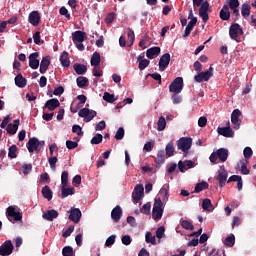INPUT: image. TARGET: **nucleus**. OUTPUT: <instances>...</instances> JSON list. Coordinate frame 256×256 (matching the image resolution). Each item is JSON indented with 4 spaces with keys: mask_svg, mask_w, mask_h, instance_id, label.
Returning <instances> with one entry per match:
<instances>
[{
    "mask_svg": "<svg viewBox=\"0 0 256 256\" xmlns=\"http://www.w3.org/2000/svg\"><path fill=\"white\" fill-rule=\"evenodd\" d=\"M167 126V120L165 119L164 116H160L158 119V131H163L166 129Z\"/></svg>",
    "mask_w": 256,
    "mask_h": 256,
    "instance_id": "obj_45",
    "label": "nucleus"
},
{
    "mask_svg": "<svg viewBox=\"0 0 256 256\" xmlns=\"http://www.w3.org/2000/svg\"><path fill=\"white\" fill-rule=\"evenodd\" d=\"M62 256H75L74 248L72 246H64L62 248Z\"/></svg>",
    "mask_w": 256,
    "mask_h": 256,
    "instance_id": "obj_41",
    "label": "nucleus"
},
{
    "mask_svg": "<svg viewBox=\"0 0 256 256\" xmlns=\"http://www.w3.org/2000/svg\"><path fill=\"white\" fill-rule=\"evenodd\" d=\"M61 191H62V193H61V198L62 199L67 198L69 195H74L75 194V188L74 187H70V188L62 187Z\"/></svg>",
    "mask_w": 256,
    "mask_h": 256,
    "instance_id": "obj_34",
    "label": "nucleus"
},
{
    "mask_svg": "<svg viewBox=\"0 0 256 256\" xmlns=\"http://www.w3.org/2000/svg\"><path fill=\"white\" fill-rule=\"evenodd\" d=\"M182 228L186 229L187 231H194V225L190 223L188 220L181 221Z\"/></svg>",
    "mask_w": 256,
    "mask_h": 256,
    "instance_id": "obj_46",
    "label": "nucleus"
},
{
    "mask_svg": "<svg viewBox=\"0 0 256 256\" xmlns=\"http://www.w3.org/2000/svg\"><path fill=\"white\" fill-rule=\"evenodd\" d=\"M124 135H125V130L123 127H119L118 130L116 131L115 133V139L117 141H121V139L124 138Z\"/></svg>",
    "mask_w": 256,
    "mask_h": 256,
    "instance_id": "obj_49",
    "label": "nucleus"
},
{
    "mask_svg": "<svg viewBox=\"0 0 256 256\" xmlns=\"http://www.w3.org/2000/svg\"><path fill=\"white\" fill-rule=\"evenodd\" d=\"M247 163H248V160H240V173L242 175H249L250 174V170L249 168L247 167Z\"/></svg>",
    "mask_w": 256,
    "mask_h": 256,
    "instance_id": "obj_37",
    "label": "nucleus"
},
{
    "mask_svg": "<svg viewBox=\"0 0 256 256\" xmlns=\"http://www.w3.org/2000/svg\"><path fill=\"white\" fill-rule=\"evenodd\" d=\"M219 17L223 21H228L230 19L231 12L229 10V5L227 4V2H226L225 5L222 6V8H221V10L219 12Z\"/></svg>",
    "mask_w": 256,
    "mask_h": 256,
    "instance_id": "obj_21",
    "label": "nucleus"
},
{
    "mask_svg": "<svg viewBox=\"0 0 256 256\" xmlns=\"http://www.w3.org/2000/svg\"><path fill=\"white\" fill-rule=\"evenodd\" d=\"M90 64L92 67H100L101 64V55L99 52H94L91 57Z\"/></svg>",
    "mask_w": 256,
    "mask_h": 256,
    "instance_id": "obj_31",
    "label": "nucleus"
},
{
    "mask_svg": "<svg viewBox=\"0 0 256 256\" xmlns=\"http://www.w3.org/2000/svg\"><path fill=\"white\" fill-rule=\"evenodd\" d=\"M192 143V138L182 137L179 140H177L178 150H181L183 153H188V151L191 149Z\"/></svg>",
    "mask_w": 256,
    "mask_h": 256,
    "instance_id": "obj_6",
    "label": "nucleus"
},
{
    "mask_svg": "<svg viewBox=\"0 0 256 256\" xmlns=\"http://www.w3.org/2000/svg\"><path fill=\"white\" fill-rule=\"evenodd\" d=\"M242 115V112L239 109H234L232 111V115H231V121L232 124L234 126L235 130H239L242 120L240 119V116Z\"/></svg>",
    "mask_w": 256,
    "mask_h": 256,
    "instance_id": "obj_11",
    "label": "nucleus"
},
{
    "mask_svg": "<svg viewBox=\"0 0 256 256\" xmlns=\"http://www.w3.org/2000/svg\"><path fill=\"white\" fill-rule=\"evenodd\" d=\"M210 208L213 209L212 201L210 199H204L202 201V209L203 210H209Z\"/></svg>",
    "mask_w": 256,
    "mask_h": 256,
    "instance_id": "obj_53",
    "label": "nucleus"
},
{
    "mask_svg": "<svg viewBox=\"0 0 256 256\" xmlns=\"http://www.w3.org/2000/svg\"><path fill=\"white\" fill-rule=\"evenodd\" d=\"M116 241V235L112 234L110 237L106 239L105 245L106 247H111V245H114Z\"/></svg>",
    "mask_w": 256,
    "mask_h": 256,
    "instance_id": "obj_59",
    "label": "nucleus"
},
{
    "mask_svg": "<svg viewBox=\"0 0 256 256\" xmlns=\"http://www.w3.org/2000/svg\"><path fill=\"white\" fill-rule=\"evenodd\" d=\"M70 214L68 216V219L74 222L75 224L79 223L82 218V212L81 209L79 208H71L70 209Z\"/></svg>",
    "mask_w": 256,
    "mask_h": 256,
    "instance_id": "obj_13",
    "label": "nucleus"
},
{
    "mask_svg": "<svg viewBox=\"0 0 256 256\" xmlns=\"http://www.w3.org/2000/svg\"><path fill=\"white\" fill-rule=\"evenodd\" d=\"M13 242L11 240H6L1 246H0V255L1 256H10L11 253H13Z\"/></svg>",
    "mask_w": 256,
    "mask_h": 256,
    "instance_id": "obj_9",
    "label": "nucleus"
},
{
    "mask_svg": "<svg viewBox=\"0 0 256 256\" xmlns=\"http://www.w3.org/2000/svg\"><path fill=\"white\" fill-rule=\"evenodd\" d=\"M163 216V201L158 198L154 200V205L152 209V218L154 220H160Z\"/></svg>",
    "mask_w": 256,
    "mask_h": 256,
    "instance_id": "obj_4",
    "label": "nucleus"
},
{
    "mask_svg": "<svg viewBox=\"0 0 256 256\" xmlns=\"http://www.w3.org/2000/svg\"><path fill=\"white\" fill-rule=\"evenodd\" d=\"M207 188H209V184L207 182H200L197 183L195 188H194V192L196 194H198L199 192L203 191V190H207Z\"/></svg>",
    "mask_w": 256,
    "mask_h": 256,
    "instance_id": "obj_39",
    "label": "nucleus"
},
{
    "mask_svg": "<svg viewBox=\"0 0 256 256\" xmlns=\"http://www.w3.org/2000/svg\"><path fill=\"white\" fill-rule=\"evenodd\" d=\"M72 133H76L77 135H83L82 127L79 124H74L72 126Z\"/></svg>",
    "mask_w": 256,
    "mask_h": 256,
    "instance_id": "obj_57",
    "label": "nucleus"
},
{
    "mask_svg": "<svg viewBox=\"0 0 256 256\" xmlns=\"http://www.w3.org/2000/svg\"><path fill=\"white\" fill-rule=\"evenodd\" d=\"M50 64H51V57L50 56L43 57L41 60L40 69H39L40 73L45 74L49 69Z\"/></svg>",
    "mask_w": 256,
    "mask_h": 256,
    "instance_id": "obj_23",
    "label": "nucleus"
},
{
    "mask_svg": "<svg viewBox=\"0 0 256 256\" xmlns=\"http://www.w3.org/2000/svg\"><path fill=\"white\" fill-rule=\"evenodd\" d=\"M226 3L228 4V9L233 11L235 8L240 7V1L239 0H226Z\"/></svg>",
    "mask_w": 256,
    "mask_h": 256,
    "instance_id": "obj_43",
    "label": "nucleus"
},
{
    "mask_svg": "<svg viewBox=\"0 0 256 256\" xmlns=\"http://www.w3.org/2000/svg\"><path fill=\"white\" fill-rule=\"evenodd\" d=\"M59 212L56 209H50L49 211L43 213V219L48 222H53L54 219L58 218Z\"/></svg>",
    "mask_w": 256,
    "mask_h": 256,
    "instance_id": "obj_25",
    "label": "nucleus"
},
{
    "mask_svg": "<svg viewBox=\"0 0 256 256\" xmlns=\"http://www.w3.org/2000/svg\"><path fill=\"white\" fill-rule=\"evenodd\" d=\"M144 191H145V188L142 184L136 185L132 193L133 203L135 204L139 203V200H141L144 196Z\"/></svg>",
    "mask_w": 256,
    "mask_h": 256,
    "instance_id": "obj_10",
    "label": "nucleus"
},
{
    "mask_svg": "<svg viewBox=\"0 0 256 256\" xmlns=\"http://www.w3.org/2000/svg\"><path fill=\"white\" fill-rule=\"evenodd\" d=\"M50 168L52 170H56V163L58 162V158L57 156H50V158L48 159Z\"/></svg>",
    "mask_w": 256,
    "mask_h": 256,
    "instance_id": "obj_55",
    "label": "nucleus"
},
{
    "mask_svg": "<svg viewBox=\"0 0 256 256\" xmlns=\"http://www.w3.org/2000/svg\"><path fill=\"white\" fill-rule=\"evenodd\" d=\"M146 243H151L152 245L157 244V240L155 236H152L151 232L146 233Z\"/></svg>",
    "mask_w": 256,
    "mask_h": 256,
    "instance_id": "obj_50",
    "label": "nucleus"
},
{
    "mask_svg": "<svg viewBox=\"0 0 256 256\" xmlns=\"http://www.w3.org/2000/svg\"><path fill=\"white\" fill-rule=\"evenodd\" d=\"M66 147L68 150H74L77 149L78 143L73 142V140H66Z\"/></svg>",
    "mask_w": 256,
    "mask_h": 256,
    "instance_id": "obj_58",
    "label": "nucleus"
},
{
    "mask_svg": "<svg viewBox=\"0 0 256 256\" xmlns=\"http://www.w3.org/2000/svg\"><path fill=\"white\" fill-rule=\"evenodd\" d=\"M166 155L164 154V151H159L157 157L155 158L156 167L157 169H160L161 165L165 162Z\"/></svg>",
    "mask_w": 256,
    "mask_h": 256,
    "instance_id": "obj_33",
    "label": "nucleus"
},
{
    "mask_svg": "<svg viewBox=\"0 0 256 256\" xmlns=\"http://www.w3.org/2000/svg\"><path fill=\"white\" fill-rule=\"evenodd\" d=\"M171 61V56L169 53H165L163 54V56H161L160 60H159V70L161 72H163L164 70H166L169 67V63Z\"/></svg>",
    "mask_w": 256,
    "mask_h": 256,
    "instance_id": "obj_16",
    "label": "nucleus"
},
{
    "mask_svg": "<svg viewBox=\"0 0 256 256\" xmlns=\"http://www.w3.org/2000/svg\"><path fill=\"white\" fill-rule=\"evenodd\" d=\"M6 215L9 220L10 218H13L15 222H19L20 220H22V213L16 212V208L13 207V205H10L7 208Z\"/></svg>",
    "mask_w": 256,
    "mask_h": 256,
    "instance_id": "obj_12",
    "label": "nucleus"
},
{
    "mask_svg": "<svg viewBox=\"0 0 256 256\" xmlns=\"http://www.w3.org/2000/svg\"><path fill=\"white\" fill-rule=\"evenodd\" d=\"M103 100L108 102L109 104H114V102L117 101V99L115 98V95L108 93V91H106L103 94Z\"/></svg>",
    "mask_w": 256,
    "mask_h": 256,
    "instance_id": "obj_40",
    "label": "nucleus"
},
{
    "mask_svg": "<svg viewBox=\"0 0 256 256\" xmlns=\"http://www.w3.org/2000/svg\"><path fill=\"white\" fill-rule=\"evenodd\" d=\"M172 101H173V104H175V105L181 104V102H182V97H181V95H179V93H173V95H172Z\"/></svg>",
    "mask_w": 256,
    "mask_h": 256,
    "instance_id": "obj_60",
    "label": "nucleus"
},
{
    "mask_svg": "<svg viewBox=\"0 0 256 256\" xmlns=\"http://www.w3.org/2000/svg\"><path fill=\"white\" fill-rule=\"evenodd\" d=\"M39 53L34 52L29 54V67L36 70L40 67V60H38Z\"/></svg>",
    "mask_w": 256,
    "mask_h": 256,
    "instance_id": "obj_18",
    "label": "nucleus"
},
{
    "mask_svg": "<svg viewBox=\"0 0 256 256\" xmlns=\"http://www.w3.org/2000/svg\"><path fill=\"white\" fill-rule=\"evenodd\" d=\"M142 210L144 211L143 213L146 214V215L151 214V203L148 202V203L144 204L142 206Z\"/></svg>",
    "mask_w": 256,
    "mask_h": 256,
    "instance_id": "obj_64",
    "label": "nucleus"
},
{
    "mask_svg": "<svg viewBox=\"0 0 256 256\" xmlns=\"http://www.w3.org/2000/svg\"><path fill=\"white\" fill-rule=\"evenodd\" d=\"M253 157V150L251 147H245L244 148V158L245 161H248V159Z\"/></svg>",
    "mask_w": 256,
    "mask_h": 256,
    "instance_id": "obj_52",
    "label": "nucleus"
},
{
    "mask_svg": "<svg viewBox=\"0 0 256 256\" xmlns=\"http://www.w3.org/2000/svg\"><path fill=\"white\" fill-rule=\"evenodd\" d=\"M217 133L219 135H222L225 138H233L234 137V131L232 130L230 126V122H228V126L226 127H218Z\"/></svg>",
    "mask_w": 256,
    "mask_h": 256,
    "instance_id": "obj_15",
    "label": "nucleus"
},
{
    "mask_svg": "<svg viewBox=\"0 0 256 256\" xmlns=\"http://www.w3.org/2000/svg\"><path fill=\"white\" fill-rule=\"evenodd\" d=\"M197 21H198L197 18H192V20H190L188 22V25L186 26L185 33L183 34V37H188L189 35H191L195 25H197Z\"/></svg>",
    "mask_w": 256,
    "mask_h": 256,
    "instance_id": "obj_27",
    "label": "nucleus"
},
{
    "mask_svg": "<svg viewBox=\"0 0 256 256\" xmlns=\"http://www.w3.org/2000/svg\"><path fill=\"white\" fill-rule=\"evenodd\" d=\"M19 125H20L19 119H15L14 123H9L8 126L6 127L8 134L15 135L19 129Z\"/></svg>",
    "mask_w": 256,
    "mask_h": 256,
    "instance_id": "obj_24",
    "label": "nucleus"
},
{
    "mask_svg": "<svg viewBox=\"0 0 256 256\" xmlns=\"http://www.w3.org/2000/svg\"><path fill=\"white\" fill-rule=\"evenodd\" d=\"M243 30L240 26V24H237V22H233L232 25L229 28V36L232 40L237 41V43H240V36L243 35Z\"/></svg>",
    "mask_w": 256,
    "mask_h": 256,
    "instance_id": "obj_3",
    "label": "nucleus"
},
{
    "mask_svg": "<svg viewBox=\"0 0 256 256\" xmlns=\"http://www.w3.org/2000/svg\"><path fill=\"white\" fill-rule=\"evenodd\" d=\"M103 141V135L102 134H96L93 136V138L90 140L91 145H99Z\"/></svg>",
    "mask_w": 256,
    "mask_h": 256,
    "instance_id": "obj_47",
    "label": "nucleus"
},
{
    "mask_svg": "<svg viewBox=\"0 0 256 256\" xmlns=\"http://www.w3.org/2000/svg\"><path fill=\"white\" fill-rule=\"evenodd\" d=\"M122 215H123V209L121 208L120 205H116V207L113 208L111 212L112 220L117 223L119 222V220H121Z\"/></svg>",
    "mask_w": 256,
    "mask_h": 256,
    "instance_id": "obj_20",
    "label": "nucleus"
},
{
    "mask_svg": "<svg viewBox=\"0 0 256 256\" xmlns=\"http://www.w3.org/2000/svg\"><path fill=\"white\" fill-rule=\"evenodd\" d=\"M41 194L44 196L45 199L48 201L53 199V191L49 186H45L41 189Z\"/></svg>",
    "mask_w": 256,
    "mask_h": 256,
    "instance_id": "obj_32",
    "label": "nucleus"
},
{
    "mask_svg": "<svg viewBox=\"0 0 256 256\" xmlns=\"http://www.w3.org/2000/svg\"><path fill=\"white\" fill-rule=\"evenodd\" d=\"M213 66H210L207 71H200L197 75H194V80L196 82H207L213 77Z\"/></svg>",
    "mask_w": 256,
    "mask_h": 256,
    "instance_id": "obj_7",
    "label": "nucleus"
},
{
    "mask_svg": "<svg viewBox=\"0 0 256 256\" xmlns=\"http://www.w3.org/2000/svg\"><path fill=\"white\" fill-rule=\"evenodd\" d=\"M150 65V60H147L146 58H143L140 62H139V70H145L146 68H148Z\"/></svg>",
    "mask_w": 256,
    "mask_h": 256,
    "instance_id": "obj_54",
    "label": "nucleus"
},
{
    "mask_svg": "<svg viewBox=\"0 0 256 256\" xmlns=\"http://www.w3.org/2000/svg\"><path fill=\"white\" fill-rule=\"evenodd\" d=\"M251 13V6L249 4H243L241 6V15L247 19V17L250 16Z\"/></svg>",
    "mask_w": 256,
    "mask_h": 256,
    "instance_id": "obj_38",
    "label": "nucleus"
},
{
    "mask_svg": "<svg viewBox=\"0 0 256 256\" xmlns=\"http://www.w3.org/2000/svg\"><path fill=\"white\" fill-rule=\"evenodd\" d=\"M105 127H106L105 120H100V122L95 125V130L96 131H102V130L105 129Z\"/></svg>",
    "mask_w": 256,
    "mask_h": 256,
    "instance_id": "obj_63",
    "label": "nucleus"
},
{
    "mask_svg": "<svg viewBox=\"0 0 256 256\" xmlns=\"http://www.w3.org/2000/svg\"><path fill=\"white\" fill-rule=\"evenodd\" d=\"M78 115L79 117L84 118L85 122H90L96 117L97 112L88 109V107H84V109L79 110Z\"/></svg>",
    "mask_w": 256,
    "mask_h": 256,
    "instance_id": "obj_8",
    "label": "nucleus"
},
{
    "mask_svg": "<svg viewBox=\"0 0 256 256\" xmlns=\"http://www.w3.org/2000/svg\"><path fill=\"white\" fill-rule=\"evenodd\" d=\"M73 69L75 70V73L78 75L87 73V66L84 64H74Z\"/></svg>",
    "mask_w": 256,
    "mask_h": 256,
    "instance_id": "obj_35",
    "label": "nucleus"
},
{
    "mask_svg": "<svg viewBox=\"0 0 256 256\" xmlns=\"http://www.w3.org/2000/svg\"><path fill=\"white\" fill-rule=\"evenodd\" d=\"M76 82L79 88H86L89 86V79L87 77H78Z\"/></svg>",
    "mask_w": 256,
    "mask_h": 256,
    "instance_id": "obj_36",
    "label": "nucleus"
},
{
    "mask_svg": "<svg viewBox=\"0 0 256 256\" xmlns=\"http://www.w3.org/2000/svg\"><path fill=\"white\" fill-rule=\"evenodd\" d=\"M127 37L130 40V45L129 47H132V45L135 42V33L133 29H129L128 33H127Z\"/></svg>",
    "mask_w": 256,
    "mask_h": 256,
    "instance_id": "obj_56",
    "label": "nucleus"
},
{
    "mask_svg": "<svg viewBox=\"0 0 256 256\" xmlns=\"http://www.w3.org/2000/svg\"><path fill=\"white\" fill-rule=\"evenodd\" d=\"M228 179V172L225 168H221L218 171V175L216 176V181L219 182V187L222 188L226 185V181Z\"/></svg>",
    "mask_w": 256,
    "mask_h": 256,
    "instance_id": "obj_14",
    "label": "nucleus"
},
{
    "mask_svg": "<svg viewBox=\"0 0 256 256\" xmlns=\"http://www.w3.org/2000/svg\"><path fill=\"white\" fill-rule=\"evenodd\" d=\"M15 85L18 86V88H25L27 85V79L24 78L21 73H19L15 76Z\"/></svg>",
    "mask_w": 256,
    "mask_h": 256,
    "instance_id": "obj_28",
    "label": "nucleus"
},
{
    "mask_svg": "<svg viewBox=\"0 0 256 256\" xmlns=\"http://www.w3.org/2000/svg\"><path fill=\"white\" fill-rule=\"evenodd\" d=\"M60 63L62 65V67L64 68H68L70 67V60H69V53L68 52H62L61 56H60Z\"/></svg>",
    "mask_w": 256,
    "mask_h": 256,
    "instance_id": "obj_30",
    "label": "nucleus"
},
{
    "mask_svg": "<svg viewBox=\"0 0 256 256\" xmlns=\"http://www.w3.org/2000/svg\"><path fill=\"white\" fill-rule=\"evenodd\" d=\"M159 194L163 196V200H164V201L169 199V196H168V195H169V191H168L167 188L162 187V188L160 189V191H159Z\"/></svg>",
    "mask_w": 256,
    "mask_h": 256,
    "instance_id": "obj_62",
    "label": "nucleus"
},
{
    "mask_svg": "<svg viewBox=\"0 0 256 256\" xmlns=\"http://www.w3.org/2000/svg\"><path fill=\"white\" fill-rule=\"evenodd\" d=\"M45 146L44 140H39L37 138H30L26 144L29 153H40L41 149Z\"/></svg>",
    "mask_w": 256,
    "mask_h": 256,
    "instance_id": "obj_2",
    "label": "nucleus"
},
{
    "mask_svg": "<svg viewBox=\"0 0 256 256\" xmlns=\"http://www.w3.org/2000/svg\"><path fill=\"white\" fill-rule=\"evenodd\" d=\"M87 38V33L82 32L81 30H76L74 33H72V41L75 45L77 43H83Z\"/></svg>",
    "mask_w": 256,
    "mask_h": 256,
    "instance_id": "obj_17",
    "label": "nucleus"
},
{
    "mask_svg": "<svg viewBox=\"0 0 256 256\" xmlns=\"http://www.w3.org/2000/svg\"><path fill=\"white\" fill-rule=\"evenodd\" d=\"M29 23L34 25V27H37L41 23V15L38 10H33L29 14Z\"/></svg>",
    "mask_w": 256,
    "mask_h": 256,
    "instance_id": "obj_19",
    "label": "nucleus"
},
{
    "mask_svg": "<svg viewBox=\"0 0 256 256\" xmlns=\"http://www.w3.org/2000/svg\"><path fill=\"white\" fill-rule=\"evenodd\" d=\"M161 52V49L159 46H153L152 48H149L146 52V56L148 59H155V57L159 56Z\"/></svg>",
    "mask_w": 256,
    "mask_h": 256,
    "instance_id": "obj_26",
    "label": "nucleus"
},
{
    "mask_svg": "<svg viewBox=\"0 0 256 256\" xmlns=\"http://www.w3.org/2000/svg\"><path fill=\"white\" fill-rule=\"evenodd\" d=\"M193 1V7L196 10L197 7L199 8V16L202 18L204 23H207L209 19V1L205 0H192Z\"/></svg>",
    "mask_w": 256,
    "mask_h": 256,
    "instance_id": "obj_1",
    "label": "nucleus"
},
{
    "mask_svg": "<svg viewBox=\"0 0 256 256\" xmlns=\"http://www.w3.org/2000/svg\"><path fill=\"white\" fill-rule=\"evenodd\" d=\"M217 156L221 162H226L229 157V151L227 148H219L217 150Z\"/></svg>",
    "mask_w": 256,
    "mask_h": 256,
    "instance_id": "obj_29",
    "label": "nucleus"
},
{
    "mask_svg": "<svg viewBox=\"0 0 256 256\" xmlns=\"http://www.w3.org/2000/svg\"><path fill=\"white\" fill-rule=\"evenodd\" d=\"M59 106H60L59 99L52 98L47 100V102L44 105V108L48 109L49 111H54L57 108H59Z\"/></svg>",
    "mask_w": 256,
    "mask_h": 256,
    "instance_id": "obj_22",
    "label": "nucleus"
},
{
    "mask_svg": "<svg viewBox=\"0 0 256 256\" xmlns=\"http://www.w3.org/2000/svg\"><path fill=\"white\" fill-rule=\"evenodd\" d=\"M165 150H166L167 157H173L175 153L174 143L173 142L168 143Z\"/></svg>",
    "mask_w": 256,
    "mask_h": 256,
    "instance_id": "obj_42",
    "label": "nucleus"
},
{
    "mask_svg": "<svg viewBox=\"0 0 256 256\" xmlns=\"http://www.w3.org/2000/svg\"><path fill=\"white\" fill-rule=\"evenodd\" d=\"M184 88V79L182 77H176L173 82L170 83L169 90L173 94H180Z\"/></svg>",
    "mask_w": 256,
    "mask_h": 256,
    "instance_id": "obj_5",
    "label": "nucleus"
},
{
    "mask_svg": "<svg viewBox=\"0 0 256 256\" xmlns=\"http://www.w3.org/2000/svg\"><path fill=\"white\" fill-rule=\"evenodd\" d=\"M68 178H69L68 171H63L62 175H61L62 187H67L68 186Z\"/></svg>",
    "mask_w": 256,
    "mask_h": 256,
    "instance_id": "obj_48",
    "label": "nucleus"
},
{
    "mask_svg": "<svg viewBox=\"0 0 256 256\" xmlns=\"http://www.w3.org/2000/svg\"><path fill=\"white\" fill-rule=\"evenodd\" d=\"M234 243H235L234 234H231V236H228V237L225 238L226 247H233Z\"/></svg>",
    "mask_w": 256,
    "mask_h": 256,
    "instance_id": "obj_51",
    "label": "nucleus"
},
{
    "mask_svg": "<svg viewBox=\"0 0 256 256\" xmlns=\"http://www.w3.org/2000/svg\"><path fill=\"white\" fill-rule=\"evenodd\" d=\"M17 150H18V147L16 146V144H12V146L9 148V151H8V157L10 159L17 158V154H16Z\"/></svg>",
    "mask_w": 256,
    "mask_h": 256,
    "instance_id": "obj_44",
    "label": "nucleus"
},
{
    "mask_svg": "<svg viewBox=\"0 0 256 256\" xmlns=\"http://www.w3.org/2000/svg\"><path fill=\"white\" fill-rule=\"evenodd\" d=\"M121 241L124 245H130L132 243V238L129 236V234H125L121 237Z\"/></svg>",
    "mask_w": 256,
    "mask_h": 256,
    "instance_id": "obj_61",
    "label": "nucleus"
}]
</instances>
